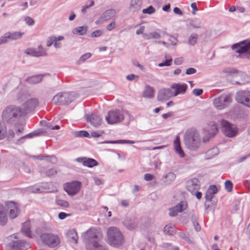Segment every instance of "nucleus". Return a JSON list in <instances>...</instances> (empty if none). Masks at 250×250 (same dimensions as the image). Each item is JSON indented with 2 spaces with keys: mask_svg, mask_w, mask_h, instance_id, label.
Masks as SVG:
<instances>
[{
  "mask_svg": "<svg viewBox=\"0 0 250 250\" xmlns=\"http://www.w3.org/2000/svg\"><path fill=\"white\" fill-rule=\"evenodd\" d=\"M86 250H109L103 242V234L100 230L91 228L82 235Z\"/></svg>",
  "mask_w": 250,
  "mask_h": 250,
  "instance_id": "f257e3e1",
  "label": "nucleus"
},
{
  "mask_svg": "<svg viewBox=\"0 0 250 250\" xmlns=\"http://www.w3.org/2000/svg\"><path fill=\"white\" fill-rule=\"evenodd\" d=\"M25 115L26 111L21 107L10 105L4 109L2 113V118L4 122L12 124Z\"/></svg>",
  "mask_w": 250,
  "mask_h": 250,
  "instance_id": "f03ea898",
  "label": "nucleus"
},
{
  "mask_svg": "<svg viewBox=\"0 0 250 250\" xmlns=\"http://www.w3.org/2000/svg\"><path fill=\"white\" fill-rule=\"evenodd\" d=\"M184 141L188 148L191 150H195L200 145L201 139L199 133L195 128H190L185 133Z\"/></svg>",
  "mask_w": 250,
  "mask_h": 250,
  "instance_id": "7ed1b4c3",
  "label": "nucleus"
},
{
  "mask_svg": "<svg viewBox=\"0 0 250 250\" xmlns=\"http://www.w3.org/2000/svg\"><path fill=\"white\" fill-rule=\"evenodd\" d=\"M107 242L114 247H118L124 243V238L121 231L114 227H110L107 231Z\"/></svg>",
  "mask_w": 250,
  "mask_h": 250,
  "instance_id": "20e7f679",
  "label": "nucleus"
},
{
  "mask_svg": "<svg viewBox=\"0 0 250 250\" xmlns=\"http://www.w3.org/2000/svg\"><path fill=\"white\" fill-rule=\"evenodd\" d=\"M77 97L78 95L75 92H60L54 96L52 101L56 105L68 104Z\"/></svg>",
  "mask_w": 250,
  "mask_h": 250,
  "instance_id": "39448f33",
  "label": "nucleus"
},
{
  "mask_svg": "<svg viewBox=\"0 0 250 250\" xmlns=\"http://www.w3.org/2000/svg\"><path fill=\"white\" fill-rule=\"evenodd\" d=\"M232 49H235L242 57L250 59V41H243L232 45Z\"/></svg>",
  "mask_w": 250,
  "mask_h": 250,
  "instance_id": "423d86ee",
  "label": "nucleus"
},
{
  "mask_svg": "<svg viewBox=\"0 0 250 250\" xmlns=\"http://www.w3.org/2000/svg\"><path fill=\"white\" fill-rule=\"evenodd\" d=\"M125 118V112L119 109L110 110L105 120L108 124H114L122 122Z\"/></svg>",
  "mask_w": 250,
  "mask_h": 250,
  "instance_id": "0eeeda50",
  "label": "nucleus"
},
{
  "mask_svg": "<svg viewBox=\"0 0 250 250\" xmlns=\"http://www.w3.org/2000/svg\"><path fill=\"white\" fill-rule=\"evenodd\" d=\"M231 101L229 95L223 94L213 99V104L217 109L222 110L228 107Z\"/></svg>",
  "mask_w": 250,
  "mask_h": 250,
  "instance_id": "6e6552de",
  "label": "nucleus"
},
{
  "mask_svg": "<svg viewBox=\"0 0 250 250\" xmlns=\"http://www.w3.org/2000/svg\"><path fill=\"white\" fill-rule=\"evenodd\" d=\"M43 243L51 248H54L60 243V238L57 235L49 233H43L40 235Z\"/></svg>",
  "mask_w": 250,
  "mask_h": 250,
  "instance_id": "1a4fd4ad",
  "label": "nucleus"
},
{
  "mask_svg": "<svg viewBox=\"0 0 250 250\" xmlns=\"http://www.w3.org/2000/svg\"><path fill=\"white\" fill-rule=\"evenodd\" d=\"M221 125L223 133L226 136L233 137L236 135L237 128L235 125L232 124L225 120H221Z\"/></svg>",
  "mask_w": 250,
  "mask_h": 250,
  "instance_id": "9d476101",
  "label": "nucleus"
},
{
  "mask_svg": "<svg viewBox=\"0 0 250 250\" xmlns=\"http://www.w3.org/2000/svg\"><path fill=\"white\" fill-rule=\"evenodd\" d=\"M24 34V32L20 31L7 32L0 37V45L6 43L11 41L21 39Z\"/></svg>",
  "mask_w": 250,
  "mask_h": 250,
  "instance_id": "9b49d317",
  "label": "nucleus"
},
{
  "mask_svg": "<svg viewBox=\"0 0 250 250\" xmlns=\"http://www.w3.org/2000/svg\"><path fill=\"white\" fill-rule=\"evenodd\" d=\"M236 101L250 108V91L243 90L237 92Z\"/></svg>",
  "mask_w": 250,
  "mask_h": 250,
  "instance_id": "f8f14e48",
  "label": "nucleus"
},
{
  "mask_svg": "<svg viewBox=\"0 0 250 250\" xmlns=\"http://www.w3.org/2000/svg\"><path fill=\"white\" fill-rule=\"evenodd\" d=\"M81 183L78 181H73L66 183L64 186L65 192L71 196H74L79 192L81 189Z\"/></svg>",
  "mask_w": 250,
  "mask_h": 250,
  "instance_id": "ddd939ff",
  "label": "nucleus"
},
{
  "mask_svg": "<svg viewBox=\"0 0 250 250\" xmlns=\"http://www.w3.org/2000/svg\"><path fill=\"white\" fill-rule=\"evenodd\" d=\"M14 237L16 240H12L9 244L10 250H26L30 247L28 243L19 240L16 236Z\"/></svg>",
  "mask_w": 250,
  "mask_h": 250,
  "instance_id": "4468645a",
  "label": "nucleus"
},
{
  "mask_svg": "<svg viewBox=\"0 0 250 250\" xmlns=\"http://www.w3.org/2000/svg\"><path fill=\"white\" fill-rule=\"evenodd\" d=\"M7 211L10 219L16 218L20 212L18 205L13 201H9L6 204Z\"/></svg>",
  "mask_w": 250,
  "mask_h": 250,
  "instance_id": "2eb2a0df",
  "label": "nucleus"
},
{
  "mask_svg": "<svg viewBox=\"0 0 250 250\" xmlns=\"http://www.w3.org/2000/svg\"><path fill=\"white\" fill-rule=\"evenodd\" d=\"M30 97V94L25 89H20L17 91L14 96V100L15 102L19 104H22L25 103L27 99Z\"/></svg>",
  "mask_w": 250,
  "mask_h": 250,
  "instance_id": "dca6fc26",
  "label": "nucleus"
},
{
  "mask_svg": "<svg viewBox=\"0 0 250 250\" xmlns=\"http://www.w3.org/2000/svg\"><path fill=\"white\" fill-rule=\"evenodd\" d=\"M172 97H174L173 90L171 87L170 88H163L161 89L158 92L157 99L159 101H167Z\"/></svg>",
  "mask_w": 250,
  "mask_h": 250,
  "instance_id": "f3484780",
  "label": "nucleus"
},
{
  "mask_svg": "<svg viewBox=\"0 0 250 250\" xmlns=\"http://www.w3.org/2000/svg\"><path fill=\"white\" fill-rule=\"evenodd\" d=\"M39 105L38 100L36 98H31L27 99L25 103H23V110L26 111V115L29 112L33 110Z\"/></svg>",
  "mask_w": 250,
  "mask_h": 250,
  "instance_id": "a211bd4d",
  "label": "nucleus"
},
{
  "mask_svg": "<svg viewBox=\"0 0 250 250\" xmlns=\"http://www.w3.org/2000/svg\"><path fill=\"white\" fill-rule=\"evenodd\" d=\"M187 207L185 201H181L174 207L169 209V215L171 217L175 216L179 212L184 210Z\"/></svg>",
  "mask_w": 250,
  "mask_h": 250,
  "instance_id": "6ab92c4d",
  "label": "nucleus"
},
{
  "mask_svg": "<svg viewBox=\"0 0 250 250\" xmlns=\"http://www.w3.org/2000/svg\"><path fill=\"white\" fill-rule=\"evenodd\" d=\"M86 121L94 127L99 126L102 123V118L95 114H87L85 115Z\"/></svg>",
  "mask_w": 250,
  "mask_h": 250,
  "instance_id": "aec40b11",
  "label": "nucleus"
},
{
  "mask_svg": "<svg viewBox=\"0 0 250 250\" xmlns=\"http://www.w3.org/2000/svg\"><path fill=\"white\" fill-rule=\"evenodd\" d=\"M116 12L115 9H110L105 11L96 21L95 23L96 24H99L103 23L105 21L110 19L112 17H113Z\"/></svg>",
  "mask_w": 250,
  "mask_h": 250,
  "instance_id": "412c9836",
  "label": "nucleus"
},
{
  "mask_svg": "<svg viewBox=\"0 0 250 250\" xmlns=\"http://www.w3.org/2000/svg\"><path fill=\"white\" fill-rule=\"evenodd\" d=\"M187 189L192 194L200 188L199 182L198 179L193 178L188 180L186 184Z\"/></svg>",
  "mask_w": 250,
  "mask_h": 250,
  "instance_id": "4be33fe9",
  "label": "nucleus"
},
{
  "mask_svg": "<svg viewBox=\"0 0 250 250\" xmlns=\"http://www.w3.org/2000/svg\"><path fill=\"white\" fill-rule=\"evenodd\" d=\"M171 88L174 89L173 91L174 96H176L179 94H184L188 88V85L186 83H173L171 85Z\"/></svg>",
  "mask_w": 250,
  "mask_h": 250,
  "instance_id": "5701e85b",
  "label": "nucleus"
},
{
  "mask_svg": "<svg viewBox=\"0 0 250 250\" xmlns=\"http://www.w3.org/2000/svg\"><path fill=\"white\" fill-rule=\"evenodd\" d=\"M76 161L82 163L83 165L88 167H92L98 165V163L95 159L86 157H79L76 159Z\"/></svg>",
  "mask_w": 250,
  "mask_h": 250,
  "instance_id": "b1692460",
  "label": "nucleus"
},
{
  "mask_svg": "<svg viewBox=\"0 0 250 250\" xmlns=\"http://www.w3.org/2000/svg\"><path fill=\"white\" fill-rule=\"evenodd\" d=\"M24 52L28 55L35 57H44L47 55L46 50L37 51L35 49L32 48L26 49Z\"/></svg>",
  "mask_w": 250,
  "mask_h": 250,
  "instance_id": "393cba45",
  "label": "nucleus"
},
{
  "mask_svg": "<svg viewBox=\"0 0 250 250\" xmlns=\"http://www.w3.org/2000/svg\"><path fill=\"white\" fill-rule=\"evenodd\" d=\"M123 224L127 229L132 230L137 227L138 222L135 218H127L125 219Z\"/></svg>",
  "mask_w": 250,
  "mask_h": 250,
  "instance_id": "a878e982",
  "label": "nucleus"
},
{
  "mask_svg": "<svg viewBox=\"0 0 250 250\" xmlns=\"http://www.w3.org/2000/svg\"><path fill=\"white\" fill-rule=\"evenodd\" d=\"M174 149L176 152L179 154L181 157H184V152L181 147L180 144V139L178 135H177L173 142Z\"/></svg>",
  "mask_w": 250,
  "mask_h": 250,
  "instance_id": "bb28decb",
  "label": "nucleus"
},
{
  "mask_svg": "<svg viewBox=\"0 0 250 250\" xmlns=\"http://www.w3.org/2000/svg\"><path fill=\"white\" fill-rule=\"evenodd\" d=\"M46 74H39L27 77L25 81L29 84H34L40 83Z\"/></svg>",
  "mask_w": 250,
  "mask_h": 250,
  "instance_id": "cd10ccee",
  "label": "nucleus"
},
{
  "mask_svg": "<svg viewBox=\"0 0 250 250\" xmlns=\"http://www.w3.org/2000/svg\"><path fill=\"white\" fill-rule=\"evenodd\" d=\"M218 192V189L216 186L211 185L209 187L205 194V198L207 200L211 201L214 195Z\"/></svg>",
  "mask_w": 250,
  "mask_h": 250,
  "instance_id": "c85d7f7f",
  "label": "nucleus"
},
{
  "mask_svg": "<svg viewBox=\"0 0 250 250\" xmlns=\"http://www.w3.org/2000/svg\"><path fill=\"white\" fill-rule=\"evenodd\" d=\"M154 88L149 85H146L143 93V97L148 99H152L154 96Z\"/></svg>",
  "mask_w": 250,
  "mask_h": 250,
  "instance_id": "c756f323",
  "label": "nucleus"
},
{
  "mask_svg": "<svg viewBox=\"0 0 250 250\" xmlns=\"http://www.w3.org/2000/svg\"><path fill=\"white\" fill-rule=\"evenodd\" d=\"M31 157L34 159H38L42 160L45 158H46V160L49 161L53 164H56L57 162V158L53 156H48V155H33Z\"/></svg>",
  "mask_w": 250,
  "mask_h": 250,
  "instance_id": "7c9ffc66",
  "label": "nucleus"
},
{
  "mask_svg": "<svg viewBox=\"0 0 250 250\" xmlns=\"http://www.w3.org/2000/svg\"><path fill=\"white\" fill-rule=\"evenodd\" d=\"M141 2L140 0H131L129 10L131 12H135L140 10Z\"/></svg>",
  "mask_w": 250,
  "mask_h": 250,
  "instance_id": "2f4dec72",
  "label": "nucleus"
},
{
  "mask_svg": "<svg viewBox=\"0 0 250 250\" xmlns=\"http://www.w3.org/2000/svg\"><path fill=\"white\" fill-rule=\"evenodd\" d=\"M67 236L69 241L77 244L78 242V234L75 229H70L67 232Z\"/></svg>",
  "mask_w": 250,
  "mask_h": 250,
  "instance_id": "473e14b6",
  "label": "nucleus"
},
{
  "mask_svg": "<svg viewBox=\"0 0 250 250\" xmlns=\"http://www.w3.org/2000/svg\"><path fill=\"white\" fill-rule=\"evenodd\" d=\"M41 134L40 132H39L38 131H35L34 132H32L30 133H29L24 136L21 137L20 139H19L17 143L16 144L20 145L23 143V139L25 138H31L35 136H39Z\"/></svg>",
  "mask_w": 250,
  "mask_h": 250,
  "instance_id": "72a5a7b5",
  "label": "nucleus"
},
{
  "mask_svg": "<svg viewBox=\"0 0 250 250\" xmlns=\"http://www.w3.org/2000/svg\"><path fill=\"white\" fill-rule=\"evenodd\" d=\"M30 222L29 221H26L23 224L22 228V231L28 237L31 238V233L30 230Z\"/></svg>",
  "mask_w": 250,
  "mask_h": 250,
  "instance_id": "f704fd0d",
  "label": "nucleus"
},
{
  "mask_svg": "<svg viewBox=\"0 0 250 250\" xmlns=\"http://www.w3.org/2000/svg\"><path fill=\"white\" fill-rule=\"evenodd\" d=\"M7 221L6 214L5 212L4 207L0 205V225L4 226Z\"/></svg>",
  "mask_w": 250,
  "mask_h": 250,
  "instance_id": "c9c22d12",
  "label": "nucleus"
},
{
  "mask_svg": "<svg viewBox=\"0 0 250 250\" xmlns=\"http://www.w3.org/2000/svg\"><path fill=\"white\" fill-rule=\"evenodd\" d=\"M87 28L88 27L86 25L79 26L74 28L72 30V32L74 34L84 35L86 34Z\"/></svg>",
  "mask_w": 250,
  "mask_h": 250,
  "instance_id": "e433bc0d",
  "label": "nucleus"
},
{
  "mask_svg": "<svg viewBox=\"0 0 250 250\" xmlns=\"http://www.w3.org/2000/svg\"><path fill=\"white\" fill-rule=\"evenodd\" d=\"M208 126H209L208 129V134L210 137H214L218 132L217 125L214 123H211L208 125Z\"/></svg>",
  "mask_w": 250,
  "mask_h": 250,
  "instance_id": "4c0bfd02",
  "label": "nucleus"
},
{
  "mask_svg": "<svg viewBox=\"0 0 250 250\" xmlns=\"http://www.w3.org/2000/svg\"><path fill=\"white\" fill-rule=\"evenodd\" d=\"M176 178V175L173 172H168L164 178V182L169 184L173 181Z\"/></svg>",
  "mask_w": 250,
  "mask_h": 250,
  "instance_id": "58836bf2",
  "label": "nucleus"
},
{
  "mask_svg": "<svg viewBox=\"0 0 250 250\" xmlns=\"http://www.w3.org/2000/svg\"><path fill=\"white\" fill-rule=\"evenodd\" d=\"M164 231L166 234L172 235L176 233V229L174 226L167 225L165 227Z\"/></svg>",
  "mask_w": 250,
  "mask_h": 250,
  "instance_id": "ea45409f",
  "label": "nucleus"
},
{
  "mask_svg": "<svg viewBox=\"0 0 250 250\" xmlns=\"http://www.w3.org/2000/svg\"><path fill=\"white\" fill-rule=\"evenodd\" d=\"M218 153V149L217 147H213L207 151L206 152V155L208 157V159H210L211 158L217 155Z\"/></svg>",
  "mask_w": 250,
  "mask_h": 250,
  "instance_id": "a19ab883",
  "label": "nucleus"
},
{
  "mask_svg": "<svg viewBox=\"0 0 250 250\" xmlns=\"http://www.w3.org/2000/svg\"><path fill=\"white\" fill-rule=\"evenodd\" d=\"M7 133L6 127L0 121V140L4 139L6 136Z\"/></svg>",
  "mask_w": 250,
  "mask_h": 250,
  "instance_id": "79ce46f5",
  "label": "nucleus"
},
{
  "mask_svg": "<svg viewBox=\"0 0 250 250\" xmlns=\"http://www.w3.org/2000/svg\"><path fill=\"white\" fill-rule=\"evenodd\" d=\"M64 39L62 36H59L55 37V40L54 42V46L56 49H60L62 46V44L60 41L63 40Z\"/></svg>",
  "mask_w": 250,
  "mask_h": 250,
  "instance_id": "37998d69",
  "label": "nucleus"
},
{
  "mask_svg": "<svg viewBox=\"0 0 250 250\" xmlns=\"http://www.w3.org/2000/svg\"><path fill=\"white\" fill-rule=\"evenodd\" d=\"M73 135L75 137H89V133L84 130L79 131H75L73 132Z\"/></svg>",
  "mask_w": 250,
  "mask_h": 250,
  "instance_id": "c03bdc74",
  "label": "nucleus"
},
{
  "mask_svg": "<svg viewBox=\"0 0 250 250\" xmlns=\"http://www.w3.org/2000/svg\"><path fill=\"white\" fill-rule=\"evenodd\" d=\"M198 35L196 33L191 34L188 39V43L190 45H194L197 43Z\"/></svg>",
  "mask_w": 250,
  "mask_h": 250,
  "instance_id": "a18cd8bd",
  "label": "nucleus"
},
{
  "mask_svg": "<svg viewBox=\"0 0 250 250\" xmlns=\"http://www.w3.org/2000/svg\"><path fill=\"white\" fill-rule=\"evenodd\" d=\"M178 235L181 238L184 239L188 243H192V240L190 238L188 233L185 232H179Z\"/></svg>",
  "mask_w": 250,
  "mask_h": 250,
  "instance_id": "49530a36",
  "label": "nucleus"
},
{
  "mask_svg": "<svg viewBox=\"0 0 250 250\" xmlns=\"http://www.w3.org/2000/svg\"><path fill=\"white\" fill-rule=\"evenodd\" d=\"M190 25L194 28H200L202 27V23L198 19H194L190 21Z\"/></svg>",
  "mask_w": 250,
  "mask_h": 250,
  "instance_id": "de8ad7c7",
  "label": "nucleus"
},
{
  "mask_svg": "<svg viewBox=\"0 0 250 250\" xmlns=\"http://www.w3.org/2000/svg\"><path fill=\"white\" fill-rule=\"evenodd\" d=\"M135 142L131 140H118L116 141H111L107 142V143L109 144H133Z\"/></svg>",
  "mask_w": 250,
  "mask_h": 250,
  "instance_id": "09e8293b",
  "label": "nucleus"
},
{
  "mask_svg": "<svg viewBox=\"0 0 250 250\" xmlns=\"http://www.w3.org/2000/svg\"><path fill=\"white\" fill-rule=\"evenodd\" d=\"M163 34L169 37L168 41L169 42L168 43H170V45H176L177 44L178 40L176 37H174L171 35H169L166 32H163Z\"/></svg>",
  "mask_w": 250,
  "mask_h": 250,
  "instance_id": "8fccbe9b",
  "label": "nucleus"
},
{
  "mask_svg": "<svg viewBox=\"0 0 250 250\" xmlns=\"http://www.w3.org/2000/svg\"><path fill=\"white\" fill-rule=\"evenodd\" d=\"M91 54L90 53H85L80 57L79 60L76 63L77 64H80L81 63L84 62L87 59L91 57Z\"/></svg>",
  "mask_w": 250,
  "mask_h": 250,
  "instance_id": "3c124183",
  "label": "nucleus"
},
{
  "mask_svg": "<svg viewBox=\"0 0 250 250\" xmlns=\"http://www.w3.org/2000/svg\"><path fill=\"white\" fill-rule=\"evenodd\" d=\"M56 204L62 208H68L69 207V203L67 201L63 200L58 199L56 201Z\"/></svg>",
  "mask_w": 250,
  "mask_h": 250,
  "instance_id": "603ef678",
  "label": "nucleus"
},
{
  "mask_svg": "<svg viewBox=\"0 0 250 250\" xmlns=\"http://www.w3.org/2000/svg\"><path fill=\"white\" fill-rule=\"evenodd\" d=\"M191 221H192L193 226H194V228H195V230L197 231H200L201 229V228L199 225V223H198V222L197 221L196 217L194 216H193L192 217Z\"/></svg>",
  "mask_w": 250,
  "mask_h": 250,
  "instance_id": "864d4df0",
  "label": "nucleus"
},
{
  "mask_svg": "<svg viewBox=\"0 0 250 250\" xmlns=\"http://www.w3.org/2000/svg\"><path fill=\"white\" fill-rule=\"evenodd\" d=\"M155 12V8L151 5L146 9H144L142 12L144 14H152Z\"/></svg>",
  "mask_w": 250,
  "mask_h": 250,
  "instance_id": "5fc2aeb1",
  "label": "nucleus"
},
{
  "mask_svg": "<svg viewBox=\"0 0 250 250\" xmlns=\"http://www.w3.org/2000/svg\"><path fill=\"white\" fill-rule=\"evenodd\" d=\"M24 21L29 26H32L35 24L34 20L28 16H26L24 18Z\"/></svg>",
  "mask_w": 250,
  "mask_h": 250,
  "instance_id": "6e6d98bb",
  "label": "nucleus"
},
{
  "mask_svg": "<svg viewBox=\"0 0 250 250\" xmlns=\"http://www.w3.org/2000/svg\"><path fill=\"white\" fill-rule=\"evenodd\" d=\"M172 59L171 57H169L168 59L166 60L164 62L158 64L159 67H163L165 66H170Z\"/></svg>",
  "mask_w": 250,
  "mask_h": 250,
  "instance_id": "4d7b16f0",
  "label": "nucleus"
},
{
  "mask_svg": "<svg viewBox=\"0 0 250 250\" xmlns=\"http://www.w3.org/2000/svg\"><path fill=\"white\" fill-rule=\"evenodd\" d=\"M233 184L232 182L229 180H227L225 183V187L226 189L228 192H230L232 191Z\"/></svg>",
  "mask_w": 250,
  "mask_h": 250,
  "instance_id": "13d9d810",
  "label": "nucleus"
},
{
  "mask_svg": "<svg viewBox=\"0 0 250 250\" xmlns=\"http://www.w3.org/2000/svg\"><path fill=\"white\" fill-rule=\"evenodd\" d=\"M223 72L228 74H235L238 72V70L233 68L228 67L224 69Z\"/></svg>",
  "mask_w": 250,
  "mask_h": 250,
  "instance_id": "bf43d9fd",
  "label": "nucleus"
},
{
  "mask_svg": "<svg viewBox=\"0 0 250 250\" xmlns=\"http://www.w3.org/2000/svg\"><path fill=\"white\" fill-rule=\"evenodd\" d=\"M55 36H50L46 42V45L47 47L51 46L53 43L54 44V41L55 40Z\"/></svg>",
  "mask_w": 250,
  "mask_h": 250,
  "instance_id": "052dcab7",
  "label": "nucleus"
},
{
  "mask_svg": "<svg viewBox=\"0 0 250 250\" xmlns=\"http://www.w3.org/2000/svg\"><path fill=\"white\" fill-rule=\"evenodd\" d=\"M57 173V170L55 168H50L45 172V175L47 177H51Z\"/></svg>",
  "mask_w": 250,
  "mask_h": 250,
  "instance_id": "680f3d73",
  "label": "nucleus"
},
{
  "mask_svg": "<svg viewBox=\"0 0 250 250\" xmlns=\"http://www.w3.org/2000/svg\"><path fill=\"white\" fill-rule=\"evenodd\" d=\"M103 31L102 30H96L91 33V37L92 38H96L100 37L102 35Z\"/></svg>",
  "mask_w": 250,
  "mask_h": 250,
  "instance_id": "e2e57ef3",
  "label": "nucleus"
},
{
  "mask_svg": "<svg viewBox=\"0 0 250 250\" xmlns=\"http://www.w3.org/2000/svg\"><path fill=\"white\" fill-rule=\"evenodd\" d=\"M151 38L154 39H159L161 36L160 34L157 32H152L150 33Z\"/></svg>",
  "mask_w": 250,
  "mask_h": 250,
  "instance_id": "0e129e2a",
  "label": "nucleus"
},
{
  "mask_svg": "<svg viewBox=\"0 0 250 250\" xmlns=\"http://www.w3.org/2000/svg\"><path fill=\"white\" fill-rule=\"evenodd\" d=\"M71 214H68L62 212L59 213L58 217L60 219L62 220L65 219L66 217L71 216Z\"/></svg>",
  "mask_w": 250,
  "mask_h": 250,
  "instance_id": "69168bd1",
  "label": "nucleus"
},
{
  "mask_svg": "<svg viewBox=\"0 0 250 250\" xmlns=\"http://www.w3.org/2000/svg\"><path fill=\"white\" fill-rule=\"evenodd\" d=\"M203 91L202 89H194L192 91L193 94L196 96H199L202 94Z\"/></svg>",
  "mask_w": 250,
  "mask_h": 250,
  "instance_id": "338daca9",
  "label": "nucleus"
},
{
  "mask_svg": "<svg viewBox=\"0 0 250 250\" xmlns=\"http://www.w3.org/2000/svg\"><path fill=\"white\" fill-rule=\"evenodd\" d=\"M184 61L183 58L179 57L175 58L174 60V63L176 65H180Z\"/></svg>",
  "mask_w": 250,
  "mask_h": 250,
  "instance_id": "774afa93",
  "label": "nucleus"
}]
</instances>
